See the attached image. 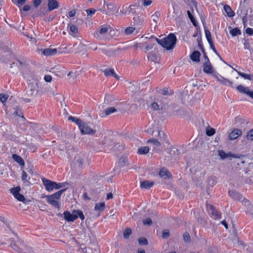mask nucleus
Masks as SVG:
<instances>
[{"mask_svg": "<svg viewBox=\"0 0 253 253\" xmlns=\"http://www.w3.org/2000/svg\"><path fill=\"white\" fill-rule=\"evenodd\" d=\"M161 15V13L159 11H157L155 13L152 15V17L154 22H156L158 21L159 17Z\"/></svg>", "mask_w": 253, "mask_h": 253, "instance_id": "nucleus-45", "label": "nucleus"}, {"mask_svg": "<svg viewBox=\"0 0 253 253\" xmlns=\"http://www.w3.org/2000/svg\"><path fill=\"white\" fill-rule=\"evenodd\" d=\"M247 138L250 140H253V129H251L247 133Z\"/></svg>", "mask_w": 253, "mask_h": 253, "instance_id": "nucleus-48", "label": "nucleus"}, {"mask_svg": "<svg viewBox=\"0 0 253 253\" xmlns=\"http://www.w3.org/2000/svg\"><path fill=\"white\" fill-rule=\"evenodd\" d=\"M205 35H206V39L208 42H212V37H211V33L210 32V31L208 30H205Z\"/></svg>", "mask_w": 253, "mask_h": 253, "instance_id": "nucleus-38", "label": "nucleus"}, {"mask_svg": "<svg viewBox=\"0 0 253 253\" xmlns=\"http://www.w3.org/2000/svg\"><path fill=\"white\" fill-rule=\"evenodd\" d=\"M157 42L167 50L173 49L176 43L177 39L173 33L169 34L167 37L162 39L156 38Z\"/></svg>", "mask_w": 253, "mask_h": 253, "instance_id": "nucleus-1", "label": "nucleus"}, {"mask_svg": "<svg viewBox=\"0 0 253 253\" xmlns=\"http://www.w3.org/2000/svg\"><path fill=\"white\" fill-rule=\"evenodd\" d=\"M170 236L169 231L168 230H164L162 233V237L164 239H167Z\"/></svg>", "mask_w": 253, "mask_h": 253, "instance_id": "nucleus-49", "label": "nucleus"}, {"mask_svg": "<svg viewBox=\"0 0 253 253\" xmlns=\"http://www.w3.org/2000/svg\"><path fill=\"white\" fill-rule=\"evenodd\" d=\"M47 6V11H51L54 9H57L59 5L56 0H48Z\"/></svg>", "mask_w": 253, "mask_h": 253, "instance_id": "nucleus-15", "label": "nucleus"}, {"mask_svg": "<svg viewBox=\"0 0 253 253\" xmlns=\"http://www.w3.org/2000/svg\"><path fill=\"white\" fill-rule=\"evenodd\" d=\"M131 234V230L130 228H126L124 231V237L125 239H127Z\"/></svg>", "mask_w": 253, "mask_h": 253, "instance_id": "nucleus-44", "label": "nucleus"}, {"mask_svg": "<svg viewBox=\"0 0 253 253\" xmlns=\"http://www.w3.org/2000/svg\"><path fill=\"white\" fill-rule=\"evenodd\" d=\"M228 194L232 199L244 203L245 205H250L249 201L244 198L239 193L236 192L235 191L229 190Z\"/></svg>", "mask_w": 253, "mask_h": 253, "instance_id": "nucleus-5", "label": "nucleus"}, {"mask_svg": "<svg viewBox=\"0 0 253 253\" xmlns=\"http://www.w3.org/2000/svg\"><path fill=\"white\" fill-rule=\"evenodd\" d=\"M31 6L29 5H25L23 8V10L24 11H28L30 10Z\"/></svg>", "mask_w": 253, "mask_h": 253, "instance_id": "nucleus-62", "label": "nucleus"}, {"mask_svg": "<svg viewBox=\"0 0 253 253\" xmlns=\"http://www.w3.org/2000/svg\"><path fill=\"white\" fill-rule=\"evenodd\" d=\"M147 143H151L153 146V150L157 153H160L161 151V143L156 139H150L147 141Z\"/></svg>", "mask_w": 253, "mask_h": 253, "instance_id": "nucleus-11", "label": "nucleus"}, {"mask_svg": "<svg viewBox=\"0 0 253 253\" xmlns=\"http://www.w3.org/2000/svg\"><path fill=\"white\" fill-rule=\"evenodd\" d=\"M104 73L106 77L112 76H113L117 80H119V76L116 74L113 69H106L104 71Z\"/></svg>", "mask_w": 253, "mask_h": 253, "instance_id": "nucleus-20", "label": "nucleus"}, {"mask_svg": "<svg viewBox=\"0 0 253 253\" xmlns=\"http://www.w3.org/2000/svg\"><path fill=\"white\" fill-rule=\"evenodd\" d=\"M159 175L164 179H169L172 177L170 172L165 168H162L160 170Z\"/></svg>", "mask_w": 253, "mask_h": 253, "instance_id": "nucleus-14", "label": "nucleus"}, {"mask_svg": "<svg viewBox=\"0 0 253 253\" xmlns=\"http://www.w3.org/2000/svg\"><path fill=\"white\" fill-rule=\"evenodd\" d=\"M197 42L198 43V46H199L200 49L202 50V51L204 52V46H203V44L202 43V37L200 35V33H199V35L197 36Z\"/></svg>", "mask_w": 253, "mask_h": 253, "instance_id": "nucleus-34", "label": "nucleus"}, {"mask_svg": "<svg viewBox=\"0 0 253 253\" xmlns=\"http://www.w3.org/2000/svg\"><path fill=\"white\" fill-rule=\"evenodd\" d=\"M79 128L82 134L93 135L96 132L95 129H92L87 124L83 122Z\"/></svg>", "mask_w": 253, "mask_h": 253, "instance_id": "nucleus-6", "label": "nucleus"}, {"mask_svg": "<svg viewBox=\"0 0 253 253\" xmlns=\"http://www.w3.org/2000/svg\"><path fill=\"white\" fill-rule=\"evenodd\" d=\"M33 4L35 7H37L42 2V0H33Z\"/></svg>", "mask_w": 253, "mask_h": 253, "instance_id": "nucleus-55", "label": "nucleus"}, {"mask_svg": "<svg viewBox=\"0 0 253 253\" xmlns=\"http://www.w3.org/2000/svg\"><path fill=\"white\" fill-rule=\"evenodd\" d=\"M143 223L144 225L150 226L152 224V220L150 218H147L143 220Z\"/></svg>", "mask_w": 253, "mask_h": 253, "instance_id": "nucleus-51", "label": "nucleus"}, {"mask_svg": "<svg viewBox=\"0 0 253 253\" xmlns=\"http://www.w3.org/2000/svg\"><path fill=\"white\" fill-rule=\"evenodd\" d=\"M205 58L207 59L208 61L203 65L204 72L207 74H211L213 72V69L211 63L210 62L209 59L206 54H205Z\"/></svg>", "mask_w": 253, "mask_h": 253, "instance_id": "nucleus-12", "label": "nucleus"}, {"mask_svg": "<svg viewBox=\"0 0 253 253\" xmlns=\"http://www.w3.org/2000/svg\"><path fill=\"white\" fill-rule=\"evenodd\" d=\"M153 45H154V44H150L147 45L145 46V49L146 50V52L147 51H148V50L151 49L152 48H153Z\"/></svg>", "mask_w": 253, "mask_h": 253, "instance_id": "nucleus-61", "label": "nucleus"}, {"mask_svg": "<svg viewBox=\"0 0 253 253\" xmlns=\"http://www.w3.org/2000/svg\"><path fill=\"white\" fill-rule=\"evenodd\" d=\"M154 182H149L147 180H144L141 182L140 187L142 189H149L154 185Z\"/></svg>", "mask_w": 253, "mask_h": 253, "instance_id": "nucleus-23", "label": "nucleus"}, {"mask_svg": "<svg viewBox=\"0 0 253 253\" xmlns=\"http://www.w3.org/2000/svg\"><path fill=\"white\" fill-rule=\"evenodd\" d=\"M147 58L148 60L154 62H157L159 60L156 54L153 52L149 53L147 55Z\"/></svg>", "mask_w": 253, "mask_h": 253, "instance_id": "nucleus-28", "label": "nucleus"}, {"mask_svg": "<svg viewBox=\"0 0 253 253\" xmlns=\"http://www.w3.org/2000/svg\"><path fill=\"white\" fill-rule=\"evenodd\" d=\"M21 188L19 186L12 188L10 189L11 193L13 194L14 198L18 201L24 202L26 200L24 195L20 193Z\"/></svg>", "mask_w": 253, "mask_h": 253, "instance_id": "nucleus-7", "label": "nucleus"}, {"mask_svg": "<svg viewBox=\"0 0 253 253\" xmlns=\"http://www.w3.org/2000/svg\"><path fill=\"white\" fill-rule=\"evenodd\" d=\"M42 180L45 189L48 192H51L54 189L57 190L61 188L65 187L66 185H68V183L67 182L57 183L44 177H42Z\"/></svg>", "mask_w": 253, "mask_h": 253, "instance_id": "nucleus-2", "label": "nucleus"}, {"mask_svg": "<svg viewBox=\"0 0 253 253\" xmlns=\"http://www.w3.org/2000/svg\"><path fill=\"white\" fill-rule=\"evenodd\" d=\"M119 7L113 3H111L107 5V9L106 10V14L108 15H114L118 13L119 10Z\"/></svg>", "mask_w": 253, "mask_h": 253, "instance_id": "nucleus-9", "label": "nucleus"}, {"mask_svg": "<svg viewBox=\"0 0 253 253\" xmlns=\"http://www.w3.org/2000/svg\"><path fill=\"white\" fill-rule=\"evenodd\" d=\"M216 79L221 84L225 85H229L232 87H234L233 85V83L231 81L224 78L222 76H220L219 77H217Z\"/></svg>", "mask_w": 253, "mask_h": 253, "instance_id": "nucleus-17", "label": "nucleus"}, {"mask_svg": "<svg viewBox=\"0 0 253 253\" xmlns=\"http://www.w3.org/2000/svg\"><path fill=\"white\" fill-rule=\"evenodd\" d=\"M105 208V204L104 202L96 203L94 207V210L99 212L103 211Z\"/></svg>", "mask_w": 253, "mask_h": 253, "instance_id": "nucleus-26", "label": "nucleus"}, {"mask_svg": "<svg viewBox=\"0 0 253 253\" xmlns=\"http://www.w3.org/2000/svg\"><path fill=\"white\" fill-rule=\"evenodd\" d=\"M68 120L69 121H71L72 122L75 123L79 127L83 123V121L81 119L76 118L75 117L72 116H70L68 118Z\"/></svg>", "mask_w": 253, "mask_h": 253, "instance_id": "nucleus-29", "label": "nucleus"}, {"mask_svg": "<svg viewBox=\"0 0 253 253\" xmlns=\"http://www.w3.org/2000/svg\"><path fill=\"white\" fill-rule=\"evenodd\" d=\"M157 89H158V88H157ZM157 90L158 91H161V93L164 96H170L174 94V91L172 89L167 87H165L162 89L159 88V90Z\"/></svg>", "mask_w": 253, "mask_h": 253, "instance_id": "nucleus-18", "label": "nucleus"}, {"mask_svg": "<svg viewBox=\"0 0 253 253\" xmlns=\"http://www.w3.org/2000/svg\"><path fill=\"white\" fill-rule=\"evenodd\" d=\"M76 13V11L75 9H73L69 12L68 17H74Z\"/></svg>", "mask_w": 253, "mask_h": 253, "instance_id": "nucleus-57", "label": "nucleus"}, {"mask_svg": "<svg viewBox=\"0 0 253 253\" xmlns=\"http://www.w3.org/2000/svg\"><path fill=\"white\" fill-rule=\"evenodd\" d=\"M135 30V28L132 27H129L126 28L125 30V33L128 35H130L131 33H132L134 30Z\"/></svg>", "mask_w": 253, "mask_h": 253, "instance_id": "nucleus-46", "label": "nucleus"}, {"mask_svg": "<svg viewBox=\"0 0 253 253\" xmlns=\"http://www.w3.org/2000/svg\"><path fill=\"white\" fill-rule=\"evenodd\" d=\"M236 88L240 93L247 94L253 99V91H251L249 87H244L243 85L240 84L237 86Z\"/></svg>", "mask_w": 253, "mask_h": 253, "instance_id": "nucleus-10", "label": "nucleus"}, {"mask_svg": "<svg viewBox=\"0 0 253 253\" xmlns=\"http://www.w3.org/2000/svg\"><path fill=\"white\" fill-rule=\"evenodd\" d=\"M55 18V16L54 15H50L49 16H48L47 18V22H50L52 21L54 18Z\"/></svg>", "mask_w": 253, "mask_h": 253, "instance_id": "nucleus-63", "label": "nucleus"}, {"mask_svg": "<svg viewBox=\"0 0 253 253\" xmlns=\"http://www.w3.org/2000/svg\"><path fill=\"white\" fill-rule=\"evenodd\" d=\"M12 1L20 8L25 3L26 0H13Z\"/></svg>", "mask_w": 253, "mask_h": 253, "instance_id": "nucleus-41", "label": "nucleus"}, {"mask_svg": "<svg viewBox=\"0 0 253 253\" xmlns=\"http://www.w3.org/2000/svg\"><path fill=\"white\" fill-rule=\"evenodd\" d=\"M191 22L192 23L193 25L195 27L197 30V35L198 33L200 32V28L197 20L195 19L194 17L191 14Z\"/></svg>", "mask_w": 253, "mask_h": 253, "instance_id": "nucleus-30", "label": "nucleus"}, {"mask_svg": "<svg viewBox=\"0 0 253 253\" xmlns=\"http://www.w3.org/2000/svg\"><path fill=\"white\" fill-rule=\"evenodd\" d=\"M183 239L185 242L188 241L190 238V235L188 232H186L183 235Z\"/></svg>", "mask_w": 253, "mask_h": 253, "instance_id": "nucleus-54", "label": "nucleus"}, {"mask_svg": "<svg viewBox=\"0 0 253 253\" xmlns=\"http://www.w3.org/2000/svg\"><path fill=\"white\" fill-rule=\"evenodd\" d=\"M67 188L63 189L53 194L45 196L47 202L58 209H60V205L58 200L60 198L62 194L66 190Z\"/></svg>", "mask_w": 253, "mask_h": 253, "instance_id": "nucleus-3", "label": "nucleus"}, {"mask_svg": "<svg viewBox=\"0 0 253 253\" xmlns=\"http://www.w3.org/2000/svg\"><path fill=\"white\" fill-rule=\"evenodd\" d=\"M151 107L152 109L154 111H157L159 110V106L156 102H154L151 104Z\"/></svg>", "mask_w": 253, "mask_h": 253, "instance_id": "nucleus-50", "label": "nucleus"}, {"mask_svg": "<svg viewBox=\"0 0 253 253\" xmlns=\"http://www.w3.org/2000/svg\"><path fill=\"white\" fill-rule=\"evenodd\" d=\"M56 48H45L42 52V54L45 56H52L54 55L57 53Z\"/></svg>", "mask_w": 253, "mask_h": 253, "instance_id": "nucleus-19", "label": "nucleus"}, {"mask_svg": "<svg viewBox=\"0 0 253 253\" xmlns=\"http://www.w3.org/2000/svg\"><path fill=\"white\" fill-rule=\"evenodd\" d=\"M7 99V96L5 94L0 93V100L2 102H4Z\"/></svg>", "mask_w": 253, "mask_h": 253, "instance_id": "nucleus-52", "label": "nucleus"}, {"mask_svg": "<svg viewBox=\"0 0 253 253\" xmlns=\"http://www.w3.org/2000/svg\"><path fill=\"white\" fill-rule=\"evenodd\" d=\"M189 89L187 87H185L184 90L181 93V99L183 104H185L186 102H188V99L189 97V94L188 93Z\"/></svg>", "mask_w": 253, "mask_h": 253, "instance_id": "nucleus-16", "label": "nucleus"}, {"mask_svg": "<svg viewBox=\"0 0 253 253\" xmlns=\"http://www.w3.org/2000/svg\"><path fill=\"white\" fill-rule=\"evenodd\" d=\"M86 11L88 15H91L95 13V10L93 8H89L87 9Z\"/></svg>", "mask_w": 253, "mask_h": 253, "instance_id": "nucleus-58", "label": "nucleus"}, {"mask_svg": "<svg viewBox=\"0 0 253 253\" xmlns=\"http://www.w3.org/2000/svg\"><path fill=\"white\" fill-rule=\"evenodd\" d=\"M218 154L222 159H225L227 157H229V153H226L222 150L218 151Z\"/></svg>", "mask_w": 253, "mask_h": 253, "instance_id": "nucleus-39", "label": "nucleus"}, {"mask_svg": "<svg viewBox=\"0 0 253 253\" xmlns=\"http://www.w3.org/2000/svg\"><path fill=\"white\" fill-rule=\"evenodd\" d=\"M169 153L172 156L177 155L179 154V151L177 148L171 147L169 149Z\"/></svg>", "mask_w": 253, "mask_h": 253, "instance_id": "nucleus-36", "label": "nucleus"}, {"mask_svg": "<svg viewBox=\"0 0 253 253\" xmlns=\"http://www.w3.org/2000/svg\"><path fill=\"white\" fill-rule=\"evenodd\" d=\"M34 89L31 88L29 91H27V94L28 96H32L34 93Z\"/></svg>", "mask_w": 253, "mask_h": 253, "instance_id": "nucleus-64", "label": "nucleus"}, {"mask_svg": "<svg viewBox=\"0 0 253 253\" xmlns=\"http://www.w3.org/2000/svg\"><path fill=\"white\" fill-rule=\"evenodd\" d=\"M117 112V110L115 107H112L106 108L104 111L105 116H108L112 113Z\"/></svg>", "mask_w": 253, "mask_h": 253, "instance_id": "nucleus-33", "label": "nucleus"}, {"mask_svg": "<svg viewBox=\"0 0 253 253\" xmlns=\"http://www.w3.org/2000/svg\"><path fill=\"white\" fill-rule=\"evenodd\" d=\"M108 31V28L107 25L105 26H102L99 31H96L94 33V36L97 38H100V35H104Z\"/></svg>", "mask_w": 253, "mask_h": 253, "instance_id": "nucleus-22", "label": "nucleus"}, {"mask_svg": "<svg viewBox=\"0 0 253 253\" xmlns=\"http://www.w3.org/2000/svg\"><path fill=\"white\" fill-rule=\"evenodd\" d=\"M215 133V130L213 128L209 127V128L206 129V134L209 136H212Z\"/></svg>", "mask_w": 253, "mask_h": 253, "instance_id": "nucleus-40", "label": "nucleus"}, {"mask_svg": "<svg viewBox=\"0 0 253 253\" xmlns=\"http://www.w3.org/2000/svg\"><path fill=\"white\" fill-rule=\"evenodd\" d=\"M74 212H76V214L78 216V218L79 217L82 220L84 219V216L82 211L80 210H74Z\"/></svg>", "mask_w": 253, "mask_h": 253, "instance_id": "nucleus-42", "label": "nucleus"}, {"mask_svg": "<svg viewBox=\"0 0 253 253\" xmlns=\"http://www.w3.org/2000/svg\"><path fill=\"white\" fill-rule=\"evenodd\" d=\"M64 219L68 222H73L78 218V216L74 212V211L71 213L70 211H66L63 213Z\"/></svg>", "mask_w": 253, "mask_h": 253, "instance_id": "nucleus-8", "label": "nucleus"}, {"mask_svg": "<svg viewBox=\"0 0 253 253\" xmlns=\"http://www.w3.org/2000/svg\"><path fill=\"white\" fill-rule=\"evenodd\" d=\"M230 33L232 36L234 37L241 35V32L240 29L235 28L230 30Z\"/></svg>", "mask_w": 253, "mask_h": 253, "instance_id": "nucleus-35", "label": "nucleus"}, {"mask_svg": "<svg viewBox=\"0 0 253 253\" xmlns=\"http://www.w3.org/2000/svg\"><path fill=\"white\" fill-rule=\"evenodd\" d=\"M152 2L151 0H144L143 4L144 6H147L150 5Z\"/></svg>", "mask_w": 253, "mask_h": 253, "instance_id": "nucleus-59", "label": "nucleus"}, {"mask_svg": "<svg viewBox=\"0 0 253 253\" xmlns=\"http://www.w3.org/2000/svg\"><path fill=\"white\" fill-rule=\"evenodd\" d=\"M236 71L238 73V75L242 77V78H244L245 79H247V80H248L250 81H253V75L245 74L243 72H238L237 70H236Z\"/></svg>", "mask_w": 253, "mask_h": 253, "instance_id": "nucleus-27", "label": "nucleus"}, {"mask_svg": "<svg viewBox=\"0 0 253 253\" xmlns=\"http://www.w3.org/2000/svg\"><path fill=\"white\" fill-rule=\"evenodd\" d=\"M78 30L76 26L75 25H71L70 27L69 34L72 36L75 37V34L78 33Z\"/></svg>", "mask_w": 253, "mask_h": 253, "instance_id": "nucleus-32", "label": "nucleus"}, {"mask_svg": "<svg viewBox=\"0 0 253 253\" xmlns=\"http://www.w3.org/2000/svg\"><path fill=\"white\" fill-rule=\"evenodd\" d=\"M224 10L228 17H232L235 15L234 12L232 10V8L229 5H224Z\"/></svg>", "mask_w": 253, "mask_h": 253, "instance_id": "nucleus-25", "label": "nucleus"}, {"mask_svg": "<svg viewBox=\"0 0 253 253\" xmlns=\"http://www.w3.org/2000/svg\"><path fill=\"white\" fill-rule=\"evenodd\" d=\"M44 79L45 82L50 83L52 80V77L49 75H45Z\"/></svg>", "mask_w": 253, "mask_h": 253, "instance_id": "nucleus-56", "label": "nucleus"}, {"mask_svg": "<svg viewBox=\"0 0 253 253\" xmlns=\"http://www.w3.org/2000/svg\"><path fill=\"white\" fill-rule=\"evenodd\" d=\"M126 162H127L126 159L125 158L122 157L120 158V159L119 160V166L120 167H123L125 165Z\"/></svg>", "mask_w": 253, "mask_h": 253, "instance_id": "nucleus-47", "label": "nucleus"}, {"mask_svg": "<svg viewBox=\"0 0 253 253\" xmlns=\"http://www.w3.org/2000/svg\"><path fill=\"white\" fill-rule=\"evenodd\" d=\"M242 131L238 128H234L229 134L228 138L230 140H234L240 136Z\"/></svg>", "mask_w": 253, "mask_h": 253, "instance_id": "nucleus-13", "label": "nucleus"}, {"mask_svg": "<svg viewBox=\"0 0 253 253\" xmlns=\"http://www.w3.org/2000/svg\"><path fill=\"white\" fill-rule=\"evenodd\" d=\"M246 33L249 36H252L253 35V29L251 28H247L246 29Z\"/></svg>", "mask_w": 253, "mask_h": 253, "instance_id": "nucleus-53", "label": "nucleus"}, {"mask_svg": "<svg viewBox=\"0 0 253 253\" xmlns=\"http://www.w3.org/2000/svg\"><path fill=\"white\" fill-rule=\"evenodd\" d=\"M28 175L27 173L25 171H23L22 175V181H27V177Z\"/></svg>", "mask_w": 253, "mask_h": 253, "instance_id": "nucleus-60", "label": "nucleus"}, {"mask_svg": "<svg viewBox=\"0 0 253 253\" xmlns=\"http://www.w3.org/2000/svg\"><path fill=\"white\" fill-rule=\"evenodd\" d=\"M149 148L148 146L141 147L138 150V153L141 155L146 154L149 152Z\"/></svg>", "mask_w": 253, "mask_h": 253, "instance_id": "nucleus-31", "label": "nucleus"}, {"mask_svg": "<svg viewBox=\"0 0 253 253\" xmlns=\"http://www.w3.org/2000/svg\"><path fill=\"white\" fill-rule=\"evenodd\" d=\"M200 52L198 51L195 50L191 54V60L196 62H199L200 61Z\"/></svg>", "mask_w": 253, "mask_h": 253, "instance_id": "nucleus-24", "label": "nucleus"}, {"mask_svg": "<svg viewBox=\"0 0 253 253\" xmlns=\"http://www.w3.org/2000/svg\"><path fill=\"white\" fill-rule=\"evenodd\" d=\"M138 242L139 244L141 246L147 245L148 244L147 239L143 237L138 238Z\"/></svg>", "mask_w": 253, "mask_h": 253, "instance_id": "nucleus-37", "label": "nucleus"}, {"mask_svg": "<svg viewBox=\"0 0 253 253\" xmlns=\"http://www.w3.org/2000/svg\"><path fill=\"white\" fill-rule=\"evenodd\" d=\"M14 109L15 111L14 112V114H15L19 117L24 118L22 110L19 107H16L15 108H14Z\"/></svg>", "mask_w": 253, "mask_h": 253, "instance_id": "nucleus-43", "label": "nucleus"}, {"mask_svg": "<svg viewBox=\"0 0 253 253\" xmlns=\"http://www.w3.org/2000/svg\"><path fill=\"white\" fill-rule=\"evenodd\" d=\"M207 211L211 218L214 220L219 219L221 217V213L217 210L212 205H207Z\"/></svg>", "mask_w": 253, "mask_h": 253, "instance_id": "nucleus-4", "label": "nucleus"}, {"mask_svg": "<svg viewBox=\"0 0 253 253\" xmlns=\"http://www.w3.org/2000/svg\"><path fill=\"white\" fill-rule=\"evenodd\" d=\"M12 158L13 160L17 162L20 166L23 167L24 166V161L20 156L16 154H14L12 155Z\"/></svg>", "mask_w": 253, "mask_h": 253, "instance_id": "nucleus-21", "label": "nucleus"}]
</instances>
